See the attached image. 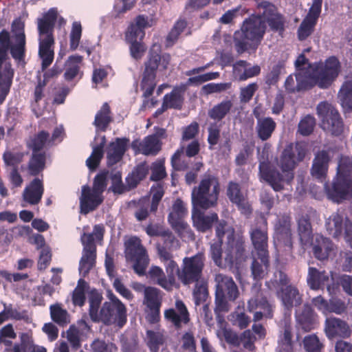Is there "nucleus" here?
<instances>
[{"mask_svg":"<svg viewBox=\"0 0 352 352\" xmlns=\"http://www.w3.org/2000/svg\"><path fill=\"white\" fill-rule=\"evenodd\" d=\"M307 154L304 144L297 142L287 144L282 151L278 161L281 172L272 168L268 163L261 162L259 174L261 178L272 187L275 192L285 189V185H289L294 178V170L298 164L302 162Z\"/></svg>","mask_w":352,"mask_h":352,"instance_id":"f257e3e1","label":"nucleus"},{"mask_svg":"<svg viewBox=\"0 0 352 352\" xmlns=\"http://www.w3.org/2000/svg\"><path fill=\"white\" fill-rule=\"evenodd\" d=\"M341 72V63L335 56L327 58L324 62L316 65L311 74L304 75L302 72L296 74L297 91L309 90L318 86L320 89H328L338 78Z\"/></svg>","mask_w":352,"mask_h":352,"instance_id":"f03ea898","label":"nucleus"},{"mask_svg":"<svg viewBox=\"0 0 352 352\" xmlns=\"http://www.w3.org/2000/svg\"><path fill=\"white\" fill-rule=\"evenodd\" d=\"M327 197L340 204L352 198V157L342 155L339 160L337 175L331 186L325 187Z\"/></svg>","mask_w":352,"mask_h":352,"instance_id":"7ed1b4c3","label":"nucleus"},{"mask_svg":"<svg viewBox=\"0 0 352 352\" xmlns=\"http://www.w3.org/2000/svg\"><path fill=\"white\" fill-rule=\"evenodd\" d=\"M267 26L260 14H252L245 19L239 30L234 34L236 51L243 54L248 50L250 42L256 47L261 43L266 32Z\"/></svg>","mask_w":352,"mask_h":352,"instance_id":"20e7f679","label":"nucleus"},{"mask_svg":"<svg viewBox=\"0 0 352 352\" xmlns=\"http://www.w3.org/2000/svg\"><path fill=\"white\" fill-rule=\"evenodd\" d=\"M221 190L219 178L211 173L202 175L197 186L192 190L191 199L194 208L207 210L217 205Z\"/></svg>","mask_w":352,"mask_h":352,"instance_id":"39448f33","label":"nucleus"},{"mask_svg":"<svg viewBox=\"0 0 352 352\" xmlns=\"http://www.w3.org/2000/svg\"><path fill=\"white\" fill-rule=\"evenodd\" d=\"M216 283L214 294V313L217 320L221 322L223 320L222 313L230 311V302H234L239 296L238 286L231 276L223 274H217L214 277Z\"/></svg>","mask_w":352,"mask_h":352,"instance_id":"423d86ee","label":"nucleus"},{"mask_svg":"<svg viewBox=\"0 0 352 352\" xmlns=\"http://www.w3.org/2000/svg\"><path fill=\"white\" fill-rule=\"evenodd\" d=\"M170 60V55L168 53L160 54L152 50L149 52L147 59L144 63V68L140 82L141 89L144 90V98H148L153 95L156 87L155 78L157 69L166 70Z\"/></svg>","mask_w":352,"mask_h":352,"instance_id":"0eeeda50","label":"nucleus"},{"mask_svg":"<svg viewBox=\"0 0 352 352\" xmlns=\"http://www.w3.org/2000/svg\"><path fill=\"white\" fill-rule=\"evenodd\" d=\"M50 142V134L45 130L30 135L26 140V147L32 151L27 166L30 175L38 176L45 168L47 153L44 148Z\"/></svg>","mask_w":352,"mask_h":352,"instance_id":"6e6552de","label":"nucleus"},{"mask_svg":"<svg viewBox=\"0 0 352 352\" xmlns=\"http://www.w3.org/2000/svg\"><path fill=\"white\" fill-rule=\"evenodd\" d=\"M124 254L126 260L133 262V270L136 274L143 276L149 263L148 255L141 239L131 236L124 241Z\"/></svg>","mask_w":352,"mask_h":352,"instance_id":"1a4fd4ad","label":"nucleus"},{"mask_svg":"<svg viewBox=\"0 0 352 352\" xmlns=\"http://www.w3.org/2000/svg\"><path fill=\"white\" fill-rule=\"evenodd\" d=\"M109 297L110 301L104 302L100 309L98 322L122 327L126 322V307L113 294H110Z\"/></svg>","mask_w":352,"mask_h":352,"instance_id":"9d476101","label":"nucleus"},{"mask_svg":"<svg viewBox=\"0 0 352 352\" xmlns=\"http://www.w3.org/2000/svg\"><path fill=\"white\" fill-rule=\"evenodd\" d=\"M245 240L243 236H236L234 228L228 230L225 250V265L239 269L245 261Z\"/></svg>","mask_w":352,"mask_h":352,"instance_id":"9b49d317","label":"nucleus"},{"mask_svg":"<svg viewBox=\"0 0 352 352\" xmlns=\"http://www.w3.org/2000/svg\"><path fill=\"white\" fill-rule=\"evenodd\" d=\"M317 113L320 119V127L332 135L338 136L344 131V123L338 111L327 102L317 106Z\"/></svg>","mask_w":352,"mask_h":352,"instance_id":"f8f14e48","label":"nucleus"},{"mask_svg":"<svg viewBox=\"0 0 352 352\" xmlns=\"http://www.w3.org/2000/svg\"><path fill=\"white\" fill-rule=\"evenodd\" d=\"M204 261L205 256L202 252H198L190 257H185L179 273V280L184 285L198 282L202 276Z\"/></svg>","mask_w":352,"mask_h":352,"instance_id":"ddd939ff","label":"nucleus"},{"mask_svg":"<svg viewBox=\"0 0 352 352\" xmlns=\"http://www.w3.org/2000/svg\"><path fill=\"white\" fill-rule=\"evenodd\" d=\"M258 8L263 9V12L260 15L264 24L268 25L270 31L278 33L279 36H283L286 28L287 19L279 12L278 8L267 1H263L259 3Z\"/></svg>","mask_w":352,"mask_h":352,"instance_id":"4468645a","label":"nucleus"},{"mask_svg":"<svg viewBox=\"0 0 352 352\" xmlns=\"http://www.w3.org/2000/svg\"><path fill=\"white\" fill-rule=\"evenodd\" d=\"M187 214L188 209L186 204L180 198H177L174 201L172 210L168 215V221L179 235L182 236L186 233L189 237L194 239L195 234L192 230L184 219Z\"/></svg>","mask_w":352,"mask_h":352,"instance_id":"2eb2a0df","label":"nucleus"},{"mask_svg":"<svg viewBox=\"0 0 352 352\" xmlns=\"http://www.w3.org/2000/svg\"><path fill=\"white\" fill-rule=\"evenodd\" d=\"M24 28V23L19 19L13 21L11 31L13 34L12 40L14 41V45L12 47L11 56L18 64L25 63L26 38Z\"/></svg>","mask_w":352,"mask_h":352,"instance_id":"dca6fc26","label":"nucleus"},{"mask_svg":"<svg viewBox=\"0 0 352 352\" xmlns=\"http://www.w3.org/2000/svg\"><path fill=\"white\" fill-rule=\"evenodd\" d=\"M8 52L0 48V104L6 100L10 91L14 71L10 62H7Z\"/></svg>","mask_w":352,"mask_h":352,"instance_id":"f3484780","label":"nucleus"},{"mask_svg":"<svg viewBox=\"0 0 352 352\" xmlns=\"http://www.w3.org/2000/svg\"><path fill=\"white\" fill-rule=\"evenodd\" d=\"M267 231V219L263 218L250 228V239L256 254H269Z\"/></svg>","mask_w":352,"mask_h":352,"instance_id":"a211bd4d","label":"nucleus"},{"mask_svg":"<svg viewBox=\"0 0 352 352\" xmlns=\"http://www.w3.org/2000/svg\"><path fill=\"white\" fill-rule=\"evenodd\" d=\"M144 303L148 309L146 316V320L150 324H155L159 322L162 305L159 289L152 287H146L144 289Z\"/></svg>","mask_w":352,"mask_h":352,"instance_id":"6ab92c4d","label":"nucleus"},{"mask_svg":"<svg viewBox=\"0 0 352 352\" xmlns=\"http://www.w3.org/2000/svg\"><path fill=\"white\" fill-rule=\"evenodd\" d=\"M274 240L278 245L292 247V218L283 214L278 217L274 225Z\"/></svg>","mask_w":352,"mask_h":352,"instance_id":"aec40b11","label":"nucleus"},{"mask_svg":"<svg viewBox=\"0 0 352 352\" xmlns=\"http://www.w3.org/2000/svg\"><path fill=\"white\" fill-rule=\"evenodd\" d=\"M226 195L230 201L236 206L241 214L247 217L250 216L252 212V206L241 191L239 183L230 181L226 188Z\"/></svg>","mask_w":352,"mask_h":352,"instance_id":"412c9836","label":"nucleus"},{"mask_svg":"<svg viewBox=\"0 0 352 352\" xmlns=\"http://www.w3.org/2000/svg\"><path fill=\"white\" fill-rule=\"evenodd\" d=\"M324 330L326 336L329 340H333L337 338L345 339L349 338L351 334V330L348 323L336 317L326 318Z\"/></svg>","mask_w":352,"mask_h":352,"instance_id":"4be33fe9","label":"nucleus"},{"mask_svg":"<svg viewBox=\"0 0 352 352\" xmlns=\"http://www.w3.org/2000/svg\"><path fill=\"white\" fill-rule=\"evenodd\" d=\"M103 195L93 191L88 185L82 186L81 195L79 198L80 212L82 214L94 211L103 202Z\"/></svg>","mask_w":352,"mask_h":352,"instance_id":"5701e85b","label":"nucleus"},{"mask_svg":"<svg viewBox=\"0 0 352 352\" xmlns=\"http://www.w3.org/2000/svg\"><path fill=\"white\" fill-rule=\"evenodd\" d=\"M164 318L173 324L176 329H180L183 324H187L190 320L188 309L181 300L175 301V309L170 308L165 310Z\"/></svg>","mask_w":352,"mask_h":352,"instance_id":"b1692460","label":"nucleus"},{"mask_svg":"<svg viewBox=\"0 0 352 352\" xmlns=\"http://www.w3.org/2000/svg\"><path fill=\"white\" fill-rule=\"evenodd\" d=\"M261 285L260 283L255 294L248 301L247 309L250 312L259 309L264 311L265 317L272 318L274 306L268 301Z\"/></svg>","mask_w":352,"mask_h":352,"instance_id":"393cba45","label":"nucleus"},{"mask_svg":"<svg viewBox=\"0 0 352 352\" xmlns=\"http://www.w3.org/2000/svg\"><path fill=\"white\" fill-rule=\"evenodd\" d=\"M34 177L22 192L23 201L31 206L38 205L41 201L45 191L43 179Z\"/></svg>","mask_w":352,"mask_h":352,"instance_id":"a878e982","label":"nucleus"},{"mask_svg":"<svg viewBox=\"0 0 352 352\" xmlns=\"http://www.w3.org/2000/svg\"><path fill=\"white\" fill-rule=\"evenodd\" d=\"M276 296L280 300L285 310L291 312L293 307L300 306L302 302V295L295 285L277 289Z\"/></svg>","mask_w":352,"mask_h":352,"instance_id":"bb28decb","label":"nucleus"},{"mask_svg":"<svg viewBox=\"0 0 352 352\" xmlns=\"http://www.w3.org/2000/svg\"><path fill=\"white\" fill-rule=\"evenodd\" d=\"M57 14L56 10L51 8L43 14L42 18L38 19V40L54 39V31Z\"/></svg>","mask_w":352,"mask_h":352,"instance_id":"cd10ccee","label":"nucleus"},{"mask_svg":"<svg viewBox=\"0 0 352 352\" xmlns=\"http://www.w3.org/2000/svg\"><path fill=\"white\" fill-rule=\"evenodd\" d=\"M148 17L144 14L138 15L125 33L126 41H142L145 36L144 29L150 27Z\"/></svg>","mask_w":352,"mask_h":352,"instance_id":"c85d7f7f","label":"nucleus"},{"mask_svg":"<svg viewBox=\"0 0 352 352\" xmlns=\"http://www.w3.org/2000/svg\"><path fill=\"white\" fill-rule=\"evenodd\" d=\"M200 209L194 208L192 214V224L198 232L205 233L212 229L214 223L218 222L219 217L216 212L206 214Z\"/></svg>","mask_w":352,"mask_h":352,"instance_id":"c756f323","label":"nucleus"},{"mask_svg":"<svg viewBox=\"0 0 352 352\" xmlns=\"http://www.w3.org/2000/svg\"><path fill=\"white\" fill-rule=\"evenodd\" d=\"M251 265V273L253 279L256 281L254 287H258L261 280L267 274L270 267V254H256Z\"/></svg>","mask_w":352,"mask_h":352,"instance_id":"7c9ffc66","label":"nucleus"},{"mask_svg":"<svg viewBox=\"0 0 352 352\" xmlns=\"http://www.w3.org/2000/svg\"><path fill=\"white\" fill-rule=\"evenodd\" d=\"M129 140L126 138H116L107 147V158L109 164L113 165L119 162L123 157Z\"/></svg>","mask_w":352,"mask_h":352,"instance_id":"2f4dec72","label":"nucleus"},{"mask_svg":"<svg viewBox=\"0 0 352 352\" xmlns=\"http://www.w3.org/2000/svg\"><path fill=\"white\" fill-rule=\"evenodd\" d=\"M330 155L327 151H318L313 160L311 173L318 179H324L329 168Z\"/></svg>","mask_w":352,"mask_h":352,"instance_id":"473e14b6","label":"nucleus"},{"mask_svg":"<svg viewBox=\"0 0 352 352\" xmlns=\"http://www.w3.org/2000/svg\"><path fill=\"white\" fill-rule=\"evenodd\" d=\"M333 243L329 239L318 235L312 243L313 254L318 260H327L333 250Z\"/></svg>","mask_w":352,"mask_h":352,"instance_id":"72a5a7b5","label":"nucleus"},{"mask_svg":"<svg viewBox=\"0 0 352 352\" xmlns=\"http://www.w3.org/2000/svg\"><path fill=\"white\" fill-rule=\"evenodd\" d=\"M256 118V132L257 137L262 141L269 140L276 129V123L271 117L261 118L259 114L254 113Z\"/></svg>","mask_w":352,"mask_h":352,"instance_id":"f704fd0d","label":"nucleus"},{"mask_svg":"<svg viewBox=\"0 0 352 352\" xmlns=\"http://www.w3.org/2000/svg\"><path fill=\"white\" fill-rule=\"evenodd\" d=\"M54 39L38 40V56L42 60L41 69L45 70L54 58Z\"/></svg>","mask_w":352,"mask_h":352,"instance_id":"c9c22d12","label":"nucleus"},{"mask_svg":"<svg viewBox=\"0 0 352 352\" xmlns=\"http://www.w3.org/2000/svg\"><path fill=\"white\" fill-rule=\"evenodd\" d=\"M186 91V85H181L175 87L169 93L164 95L163 103L168 109L180 110L184 104V94Z\"/></svg>","mask_w":352,"mask_h":352,"instance_id":"e433bc0d","label":"nucleus"},{"mask_svg":"<svg viewBox=\"0 0 352 352\" xmlns=\"http://www.w3.org/2000/svg\"><path fill=\"white\" fill-rule=\"evenodd\" d=\"M233 102L230 100H223L214 104L208 111V118L217 124L221 122L231 111Z\"/></svg>","mask_w":352,"mask_h":352,"instance_id":"4c0bfd02","label":"nucleus"},{"mask_svg":"<svg viewBox=\"0 0 352 352\" xmlns=\"http://www.w3.org/2000/svg\"><path fill=\"white\" fill-rule=\"evenodd\" d=\"M149 172V166L146 162H141L136 165L125 178L129 188L134 189L144 180Z\"/></svg>","mask_w":352,"mask_h":352,"instance_id":"58836bf2","label":"nucleus"},{"mask_svg":"<svg viewBox=\"0 0 352 352\" xmlns=\"http://www.w3.org/2000/svg\"><path fill=\"white\" fill-rule=\"evenodd\" d=\"M112 122L111 107L107 102H104L96 113L93 124L97 130L104 132Z\"/></svg>","mask_w":352,"mask_h":352,"instance_id":"ea45409f","label":"nucleus"},{"mask_svg":"<svg viewBox=\"0 0 352 352\" xmlns=\"http://www.w3.org/2000/svg\"><path fill=\"white\" fill-rule=\"evenodd\" d=\"M296 321L305 332H309L315 329L316 314L310 305H304L302 312L296 316Z\"/></svg>","mask_w":352,"mask_h":352,"instance_id":"a19ab883","label":"nucleus"},{"mask_svg":"<svg viewBox=\"0 0 352 352\" xmlns=\"http://www.w3.org/2000/svg\"><path fill=\"white\" fill-rule=\"evenodd\" d=\"M82 61V56L80 55H72L68 58L64 73V78L67 81H72L78 76L79 78H82L83 73L80 70Z\"/></svg>","mask_w":352,"mask_h":352,"instance_id":"79ce46f5","label":"nucleus"},{"mask_svg":"<svg viewBox=\"0 0 352 352\" xmlns=\"http://www.w3.org/2000/svg\"><path fill=\"white\" fill-rule=\"evenodd\" d=\"M298 233L300 243L307 245L313 240L312 227L307 214L302 215L298 220Z\"/></svg>","mask_w":352,"mask_h":352,"instance_id":"37998d69","label":"nucleus"},{"mask_svg":"<svg viewBox=\"0 0 352 352\" xmlns=\"http://www.w3.org/2000/svg\"><path fill=\"white\" fill-rule=\"evenodd\" d=\"M104 231V227L102 224H97L94 226L92 233L84 232L80 237L83 249L96 250L94 236L98 241L102 240Z\"/></svg>","mask_w":352,"mask_h":352,"instance_id":"c03bdc74","label":"nucleus"},{"mask_svg":"<svg viewBox=\"0 0 352 352\" xmlns=\"http://www.w3.org/2000/svg\"><path fill=\"white\" fill-rule=\"evenodd\" d=\"M327 230L333 238H339L343 231V216L338 211L333 213L326 221Z\"/></svg>","mask_w":352,"mask_h":352,"instance_id":"a18cd8bd","label":"nucleus"},{"mask_svg":"<svg viewBox=\"0 0 352 352\" xmlns=\"http://www.w3.org/2000/svg\"><path fill=\"white\" fill-rule=\"evenodd\" d=\"M106 144V138L103 135L101 138L100 144L92 146L91 155L87 159L86 164L91 170H96L99 166L104 155V147Z\"/></svg>","mask_w":352,"mask_h":352,"instance_id":"49530a36","label":"nucleus"},{"mask_svg":"<svg viewBox=\"0 0 352 352\" xmlns=\"http://www.w3.org/2000/svg\"><path fill=\"white\" fill-rule=\"evenodd\" d=\"M162 142L155 135L144 138L141 144V153L144 155H156L162 149Z\"/></svg>","mask_w":352,"mask_h":352,"instance_id":"de8ad7c7","label":"nucleus"},{"mask_svg":"<svg viewBox=\"0 0 352 352\" xmlns=\"http://www.w3.org/2000/svg\"><path fill=\"white\" fill-rule=\"evenodd\" d=\"M96 250L83 249L82 256L79 263V272L86 276L95 265Z\"/></svg>","mask_w":352,"mask_h":352,"instance_id":"09e8293b","label":"nucleus"},{"mask_svg":"<svg viewBox=\"0 0 352 352\" xmlns=\"http://www.w3.org/2000/svg\"><path fill=\"white\" fill-rule=\"evenodd\" d=\"M188 25L186 19L179 17L174 23L173 28L166 36V46H173L179 39L180 34L184 31Z\"/></svg>","mask_w":352,"mask_h":352,"instance_id":"8fccbe9b","label":"nucleus"},{"mask_svg":"<svg viewBox=\"0 0 352 352\" xmlns=\"http://www.w3.org/2000/svg\"><path fill=\"white\" fill-rule=\"evenodd\" d=\"M148 274L151 280L164 289L168 291L172 289L171 284H169L168 279L160 267L156 265L151 266Z\"/></svg>","mask_w":352,"mask_h":352,"instance_id":"3c124183","label":"nucleus"},{"mask_svg":"<svg viewBox=\"0 0 352 352\" xmlns=\"http://www.w3.org/2000/svg\"><path fill=\"white\" fill-rule=\"evenodd\" d=\"M338 98L343 109L352 111V82H345L340 89Z\"/></svg>","mask_w":352,"mask_h":352,"instance_id":"603ef678","label":"nucleus"},{"mask_svg":"<svg viewBox=\"0 0 352 352\" xmlns=\"http://www.w3.org/2000/svg\"><path fill=\"white\" fill-rule=\"evenodd\" d=\"M285 67V60H279L272 67L265 77V82L268 87L276 85L280 78V75Z\"/></svg>","mask_w":352,"mask_h":352,"instance_id":"864d4df0","label":"nucleus"},{"mask_svg":"<svg viewBox=\"0 0 352 352\" xmlns=\"http://www.w3.org/2000/svg\"><path fill=\"white\" fill-rule=\"evenodd\" d=\"M52 320L60 326H65L69 322V315L60 305H52L50 307Z\"/></svg>","mask_w":352,"mask_h":352,"instance_id":"5fc2aeb1","label":"nucleus"},{"mask_svg":"<svg viewBox=\"0 0 352 352\" xmlns=\"http://www.w3.org/2000/svg\"><path fill=\"white\" fill-rule=\"evenodd\" d=\"M339 285L342 286L343 290L348 294L352 296V276L342 274L339 276L338 283H334L327 285V291L329 294L335 293L339 288Z\"/></svg>","mask_w":352,"mask_h":352,"instance_id":"6e6d98bb","label":"nucleus"},{"mask_svg":"<svg viewBox=\"0 0 352 352\" xmlns=\"http://www.w3.org/2000/svg\"><path fill=\"white\" fill-rule=\"evenodd\" d=\"M102 295L96 292H91L89 298V314L93 322H98V310L101 304Z\"/></svg>","mask_w":352,"mask_h":352,"instance_id":"4d7b16f0","label":"nucleus"},{"mask_svg":"<svg viewBox=\"0 0 352 352\" xmlns=\"http://www.w3.org/2000/svg\"><path fill=\"white\" fill-rule=\"evenodd\" d=\"M108 170H102L98 173L94 179L91 190L102 195L108 184Z\"/></svg>","mask_w":352,"mask_h":352,"instance_id":"13d9d810","label":"nucleus"},{"mask_svg":"<svg viewBox=\"0 0 352 352\" xmlns=\"http://www.w3.org/2000/svg\"><path fill=\"white\" fill-rule=\"evenodd\" d=\"M317 23L305 18L301 22L297 31L299 41L306 40L314 31Z\"/></svg>","mask_w":352,"mask_h":352,"instance_id":"bf43d9fd","label":"nucleus"},{"mask_svg":"<svg viewBox=\"0 0 352 352\" xmlns=\"http://www.w3.org/2000/svg\"><path fill=\"white\" fill-rule=\"evenodd\" d=\"M111 186L110 190L115 194H122L130 191L131 188L128 187V184L124 185L122 180V174L120 172H116L111 175Z\"/></svg>","mask_w":352,"mask_h":352,"instance_id":"052dcab7","label":"nucleus"},{"mask_svg":"<svg viewBox=\"0 0 352 352\" xmlns=\"http://www.w3.org/2000/svg\"><path fill=\"white\" fill-rule=\"evenodd\" d=\"M195 286L193 290V298L196 305L201 304L206 300L208 296V290L207 283L201 281L195 282Z\"/></svg>","mask_w":352,"mask_h":352,"instance_id":"680f3d73","label":"nucleus"},{"mask_svg":"<svg viewBox=\"0 0 352 352\" xmlns=\"http://www.w3.org/2000/svg\"><path fill=\"white\" fill-rule=\"evenodd\" d=\"M81 36V23L79 21H74L72 23V30L69 35V49L71 51H74L78 48L80 41Z\"/></svg>","mask_w":352,"mask_h":352,"instance_id":"e2e57ef3","label":"nucleus"},{"mask_svg":"<svg viewBox=\"0 0 352 352\" xmlns=\"http://www.w3.org/2000/svg\"><path fill=\"white\" fill-rule=\"evenodd\" d=\"M303 345L307 352H321L324 347L318 337L315 335H309L304 338Z\"/></svg>","mask_w":352,"mask_h":352,"instance_id":"0e129e2a","label":"nucleus"},{"mask_svg":"<svg viewBox=\"0 0 352 352\" xmlns=\"http://www.w3.org/2000/svg\"><path fill=\"white\" fill-rule=\"evenodd\" d=\"M147 335V345L151 352H157L160 346L163 344L164 339L163 336L152 330H148L146 332Z\"/></svg>","mask_w":352,"mask_h":352,"instance_id":"69168bd1","label":"nucleus"},{"mask_svg":"<svg viewBox=\"0 0 352 352\" xmlns=\"http://www.w3.org/2000/svg\"><path fill=\"white\" fill-rule=\"evenodd\" d=\"M151 175L150 179L151 181H160L165 178L167 175L164 161L158 160L153 162L151 166Z\"/></svg>","mask_w":352,"mask_h":352,"instance_id":"338daca9","label":"nucleus"},{"mask_svg":"<svg viewBox=\"0 0 352 352\" xmlns=\"http://www.w3.org/2000/svg\"><path fill=\"white\" fill-rule=\"evenodd\" d=\"M280 347L285 352H292V333L290 326L285 325L283 335L278 341Z\"/></svg>","mask_w":352,"mask_h":352,"instance_id":"774afa93","label":"nucleus"}]
</instances>
